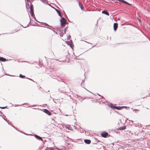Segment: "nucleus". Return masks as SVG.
Returning a JSON list of instances; mask_svg holds the SVG:
<instances>
[{
    "label": "nucleus",
    "mask_w": 150,
    "mask_h": 150,
    "mask_svg": "<svg viewBox=\"0 0 150 150\" xmlns=\"http://www.w3.org/2000/svg\"><path fill=\"white\" fill-rule=\"evenodd\" d=\"M61 25L62 26H64L67 23L66 21L64 18H62L60 20Z\"/></svg>",
    "instance_id": "obj_1"
},
{
    "label": "nucleus",
    "mask_w": 150,
    "mask_h": 150,
    "mask_svg": "<svg viewBox=\"0 0 150 150\" xmlns=\"http://www.w3.org/2000/svg\"><path fill=\"white\" fill-rule=\"evenodd\" d=\"M108 135V134L107 132H103L101 134V135L102 137H106Z\"/></svg>",
    "instance_id": "obj_2"
},
{
    "label": "nucleus",
    "mask_w": 150,
    "mask_h": 150,
    "mask_svg": "<svg viewBox=\"0 0 150 150\" xmlns=\"http://www.w3.org/2000/svg\"><path fill=\"white\" fill-rule=\"evenodd\" d=\"M118 27V24L117 23H114L113 25L114 29L115 31L117 28Z\"/></svg>",
    "instance_id": "obj_3"
},
{
    "label": "nucleus",
    "mask_w": 150,
    "mask_h": 150,
    "mask_svg": "<svg viewBox=\"0 0 150 150\" xmlns=\"http://www.w3.org/2000/svg\"><path fill=\"white\" fill-rule=\"evenodd\" d=\"M44 112L47 114L49 115H51V113L48 110L46 109H45L44 110Z\"/></svg>",
    "instance_id": "obj_4"
},
{
    "label": "nucleus",
    "mask_w": 150,
    "mask_h": 150,
    "mask_svg": "<svg viewBox=\"0 0 150 150\" xmlns=\"http://www.w3.org/2000/svg\"><path fill=\"white\" fill-rule=\"evenodd\" d=\"M84 142L86 144H89L91 143V141L89 139H85Z\"/></svg>",
    "instance_id": "obj_5"
},
{
    "label": "nucleus",
    "mask_w": 150,
    "mask_h": 150,
    "mask_svg": "<svg viewBox=\"0 0 150 150\" xmlns=\"http://www.w3.org/2000/svg\"><path fill=\"white\" fill-rule=\"evenodd\" d=\"M43 24L45 26H48V27H50V28H49L50 29H54L53 27L52 26H50V25H48V24L46 23H44Z\"/></svg>",
    "instance_id": "obj_6"
},
{
    "label": "nucleus",
    "mask_w": 150,
    "mask_h": 150,
    "mask_svg": "<svg viewBox=\"0 0 150 150\" xmlns=\"http://www.w3.org/2000/svg\"><path fill=\"white\" fill-rule=\"evenodd\" d=\"M111 107H112V108H115L116 109H118V110H120V109H121V108L122 107H116V106H114L112 105H111Z\"/></svg>",
    "instance_id": "obj_7"
},
{
    "label": "nucleus",
    "mask_w": 150,
    "mask_h": 150,
    "mask_svg": "<svg viewBox=\"0 0 150 150\" xmlns=\"http://www.w3.org/2000/svg\"><path fill=\"white\" fill-rule=\"evenodd\" d=\"M102 13H103L105 14V15H108V16H109V13L107 11H106L104 10V11H102Z\"/></svg>",
    "instance_id": "obj_8"
},
{
    "label": "nucleus",
    "mask_w": 150,
    "mask_h": 150,
    "mask_svg": "<svg viewBox=\"0 0 150 150\" xmlns=\"http://www.w3.org/2000/svg\"><path fill=\"white\" fill-rule=\"evenodd\" d=\"M35 137L36 138H37V139H38L40 140H42V138L41 137H39V136L37 135H35Z\"/></svg>",
    "instance_id": "obj_9"
},
{
    "label": "nucleus",
    "mask_w": 150,
    "mask_h": 150,
    "mask_svg": "<svg viewBox=\"0 0 150 150\" xmlns=\"http://www.w3.org/2000/svg\"><path fill=\"white\" fill-rule=\"evenodd\" d=\"M0 61L3 62H5L6 61V59L2 57H0Z\"/></svg>",
    "instance_id": "obj_10"
},
{
    "label": "nucleus",
    "mask_w": 150,
    "mask_h": 150,
    "mask_svg": "<svg viewBox=\"0 0 150 150\" xmlns=\"http://www.w3.org/2000/svg\"><path fill=\"white\" fill-rule=\"evenodd\" d=\"M79 6L80 7L81 9L82 10H83V5H82V4H81L80 3H79Z\"/></svg>",
    "instance_id": "obj_11"
},
{
    "label": "nucleus",
    "mask_w": 150,
    "mask_h": 150,
    "mask_svg": "<svg viewBox=\"0 0 150 150\" xmlns=\"http://www.w3.org/2000/svg\"><path fill=\"white\" fill-rule=\"evenodd\" d=\"M30 11L33 10V6L32 5H30Z\"/></svg>",
    "instance_id": "obj_12"
},
{
    "label": "nucleus",
    "mask_w": 150,
    "mask_h": 150,
    "mask_svg": "<svg viewBox=\"0 0 150 150\" xmlns=\"http://www.w3.org/2000/svg\"><path fill=\"white\" fill-rule=\"evenodd\" d=\"M126 128V127L125 126V127H120V129H121V130H124V129H125Z\"/></svg>",
    "instance_id": "obj_13"
},
{
    "label": "nucleus",
    "mask_w": 150,
    "mask_h": 150,
    "mask_svg": "<svg viewBox=\"0 0 150 150\" xmlns=\"http://www.w3.org/2000/svg\"><path fill=\"white\" fill-rule=\"evenodd\" d=\"M19 77H20L21 78H24V77H25V76H23L22 75H21V74H20L19 75Z\"/></svg>",
    "instance_id": "obj_14"
},
{
    "label": "nucleus",
    "mask_w": 150,
    "mask_h": 150,
    "mask_svg": "<svg viewBox=\"0 0 150 150\" xmlns=\"http://www.w3.org/2000/svg\"><path fill=\"white\" fill-rule=\"evenodd\" d=\"M30 13L31 16H33V15H34V13H33V11H30Z\"/></svg>",
    "instance_id": "obj_15"
},
{
    "label": "nucleus",
    "mask_w": 150,
    "mask_h": 150,
    "mask_svg": "<svg viewBox=\"0 0 150 150\" xmlns=\"http://www.w3.org/2000/svg\"><path fill=\"white\" fill-rule=\"evenodd\" d=\"M134 111L135 112H137L138 111H139V110H137V109H134Z\"/></svg>",
    "instance_id": "obj_16"
},
{
    "label": "nucleus",
    "mask_w": 150,
    "mask_h": 150,
    "mask_svg": "<svg viewBox=\"0 0 150 150\" xmlns=\"http://www.w3.org/2000/svg\"><path fill=\"white\" fill-rule=\"evenodd\" d=\"M58 13L59 16L61 17V14L60 12H59Z\"/></svg>",
    "instance_id": "obj_17"
},
{
    "label": "nucleus",
    "mask_w": 150,
    "mask_h": 150,
    "mask_svg": "<svg viewBox=\"0 0 150 150\" xmlns=\"http://www.w3.org/2000/svg\"><path fill=\"white\" fill-rule=\"evenodd\" d=\"M58 13L59 16L61 17V14L60 12H59Z\"/></svg>",
    "instance_id": "obj_18"
},
{
    "label": "nucleus",
    "mask_w": 150,
    "mask_h": 150,
    "mask_svg": "<svg viewBox=\"0 0 150 150\" xmlns=\"http://www.w3.org/2000/svg\"><path fill=\"white\" fill-rule=\"evenodd\" d=\"M122 2H123V3H126V4H128L125 1L123 0V1H122Z\"/></svg>",
    "instance_id": "obj_19"
},
{
    "label": "nucleus",
    "mask_w": 150,
    "mask_h": 150,
    "mask_svg": "<svg viewBox=\"0 0 150 150\" xmlns=\"http://www.w3.org/2000/svg\"><path fill=\"white\" fill-rule=\"evenodd\" d=\"M55 10L57 13H58L59 12H60L59 10H58L57 9H56Z\"/></svg>",
    "instance_id": "obj_20"
},
{
    "label": "nucleus",
    "mask_w": 150,
    "mask_h": 150,
    "mask_svg": "<svg viewBox=\"0 0 150 150\" xmlns=\"http://www.w3.org/2000/svg\"><path fill=\"white\" fill-rule=\"evenodd\" d=\"M118 1H121L122 2V1H123V0H117Z\"/></svg>",
    "instance_id": "obj_21"
},
{
    "label": "nucleus",
    "mask_w": 150,
    "mask_h": 150,
    "mask_svg": "<svg viewBox=\"0 0 150 150\" xmlns=\"http://www.w3.org/2000/svg\"><path fill=\"white\" fill-rule=\"evenodd\" d=\"M6 107H0L1 108H3V109H4V108H5Z\"/></svg>",
    "instance_id": "obj_22"
},
{
    "label": "nucleus",
    "mask_w": 150,
    "mask_h": 150,
    "mask_svg": "<svg viewBox=\"0 0 150 150\" xmlns=\"http://www.w3.org/2000/svg\"><path fill=\"white\" fill-rule=\"evenodd\" d=\"M68 129H71L70 127H68Z\"/></svg>",
    "instance_id": "obj_23"
},
{
    "label": "nucleus",
    "mask_w": 150,
    "mask_h": 150,
    "mask_svg": "<svg viewBox=\"0 0 150 150\" xmlns=\"http://www.w3.org/2000/svg\"><path fill=\"white\" fill-rule=\"evenodd\" d=\"M66 31V29H65V30H64V33H65V32Z\"/></svg>",
    "instance_id": "obj_24"
},
{
    "label": "nucleus",
    "mask_w": 150,
    "mask_h": 150,
    "mask_svg": "<svg viewBox=\"0 0 150 150\" xmlns=\"http://www.w3.org/2000/svg\"><path fill=\"white\" fill-rule=\"evenodd\" d=\"M67 39H68V40H69V38H67Z\"/></svg>",
    "instance_id": "obj_25"
},
{
    "label": "nucleus",
    "mask_w": 150,
    "mask_h": 150,
    "mask_svg": "<svg viewBox=\"0 0 150 150\" xmlns=\"http://www.w3.org/2000/svg\"><path fill=\"white\" fill-rule=\"evenodd\" d=\"M27 1H29L30 0H26Z\"/></svg>",
    "instance_id": "obj_26"
}]
</instances>
